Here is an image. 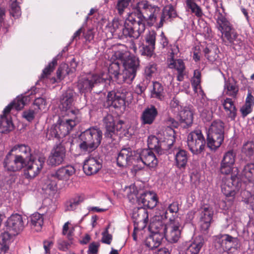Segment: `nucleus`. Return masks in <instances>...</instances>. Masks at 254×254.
Segmentation results:
<instances>
[{
    "instance_id": "60",
    "label": "nucleus",
    "mask_w": 254,
    "mask_h": 254,
    "mask_svg": "<svg viewBox=\"0 0 254 254\" xmlns=\"http://www.w3.org/2000/svg\"><path fill=\"white\" fill-rule=\"evenodd\" d=\"M179 210V203L177 201H173L172 203L169 204L168 207L164 213V217L168 218V211L171 213H177Z\"/></svg>"
},
{
    "instance_id": "36",
    "label": "nucleus",
    "mask_w": 254,
    "mask_h": 254,
    "mask_svg": "<svg viewBox=\"0 0 254 254\" xmlns=\"http://www.w3.org/2000/svg\"><path fill=\"white\" fill-rule=\"evenodd\" d=\"M222 105L225 111L229 112V118L232 120H235L237 116V109L232 98H226L222 102Z\"/></svg>"
},
{
    "instance_id": "1",
    "label": "nucleus",
    "mask_w": 254,
    "mask_h": 254,
    "mask_svg": "<svg viewBox=\"0 0 254 254\" xmlns=\"http://www.w3.org/2000/svg\"><path fill=\"white\" fill-rule=\"evenodd\" d=\"M160 8L154 5L151 4L148 1L142 0L138 2L135 6L133 15V22L136 24L137 29L140 34L144 32L145 29V23L151 26L157 20L159 14Z\"/></svg>"
},
{
    "instance_id": "34",
    "label": "nucleus",
    "mask_w": 254,
    "mask_h": 254,
    "mask_svg": "<svg viewBox=\"0 0 254 254\" xmlns=\"http://www.w3.org/2000/svg\"><path fill=\"white\" fill-rule=\"evenodd\" d=\"M175 141L174 135L171 136L170 138H165L163 140L160 141L157 153L162 154L164 153H171L172 148Z\"/></svg>"
},
{
    "instance_id": "59",
    "label": "nucleus",
    "mask_w": 254,
    "mask_h": 254,
    "mask_svg": "<svg viewBox=\"0 0 254 254\" xmlns=\"http://www.w3.org/2000/svg\"><path fill=\"white\" fill-rule=\"evenodd\" d=\"M37 113L34 109H29L23 111L22 116L28 122H31L34 119L35 115Z\"/></svg>"
},
{
    "instance_id": "42",
    "label": "nucleus",
    "mask_w": 254,
    "mask_h": 254,
    "mask_svg": "<svg viewBox=\"0 0 254 254\" xmlns=\"http://www.w3.org/2000/svg\"><path fill=\"white\" fill-rule=\"evenodd\" d=\"M186 7L197 17H201L203 13L201 7L196 3V0H186Z\"/></svg>"
},
{
    "instance_id": "16",
    "label": "nucleus",
    "mask_w": 254,
    "mask_h": 254,
    "mask_svg": "<svg viewBox=\"0 0 254 254\" xmlns=\"http://www.w3.org/2000/svg\"><path fill=\"white\" fill-rule=\"evenodd\" d=\"M127 92L122 87L108 92L107 97V103L108 106L115 108H119L125 105V100Z\"/></svg>"
},
{
    "instance_id": "11",
    "label": "nucleus",
    "mask_w": 254,
    "mask_h": 254,
    "mask_svg": "<svg viewBox=\"0 0 254 254\" xmlns=\"http://www.w3.org/2000/svg\"><path fill=\"white\" fill-rule=\"evenodd\" d=\"M207 143L200 130H195L188 135L187 144L190 150L194 154L201 153Z\"/></svg>"
},
{
    "instance_id": "2",
    "label": "nucleus",
    "mask_w": 254,
    "mask_h": 254,
    "mask_svg": "<svg viewBox=\"0 0 254 254\" xmlns=\"http://www.w3.org/2000/svg\"><path fill=\"white\" fill-rule=\"evenodd\" d=\"M217 28L221 32L222 43L235 51H240L245 47V43L241 35L238 34L232 25L220 12L216 19Z\"/></svg>"
},
{
    "instance_id": "62",
    "label": "nucleus",
    "mask_w": 254,
    "mask_h": 254,
    "mask_svg": "<svg viewBox=\"0 0 254 254\" xmlns=\"http://www.w3.org/2000/svg\"><path fill=\"white\" fill-rule=\"evenodd\" d=\"M170 106L173 109V111L175 113H176L177 115L179 113V112H180V111L183 108L179 104V101L175 98H173L171 100L170 102Z\"/></svg>"
},
{
    "instance_id": "31",
    "label": "nucleus",
    "mask_w": 254,
    "mask_h": 254,
    "mask_svg": "<svg viewBox=\"0 0 254 254\" xmlns=\"http://www.w3.org/2000/svg\"><path fill=\"white\" fill-rule=\"evenodd\" d=\"M11 152H15L16 155L21 156L25 162L31 160L32 157L30 147L27 145L20 144L14 145L10 150Z\"/></svg>"
},
{
    "instance_id": "10",
    "label": "nucleus",
    "mask_w": 254,
    "mask_h": 254,
    "mask_svg": "<svg viewBox=\"0 0 254 254\" xmlns=\"http://www.w3.org/2000/svg\"><path fill=\"white\" fill-rule=\"evenodd\" d=\"M75 172L74 168L71 165L59 168L55 173L49 176L47 182V189L52 191L56 190L57 189V180H67L75 173Z\"/></svg>"
},
{
    "instance_id": "22",
    "label": "nucleus",
    "mask_w": 254,
    "mask_h": 254,
    "mask_svg": "<svg viewBox=\"0 0 254 254\" xmlns=\"http://www.w3.org/2000/svg\"><path fill=\"white\" fill-rule=\"evenodd\" d=\"M236 158V153L233 150L225 152L221 162L220 171L223 174L228 175L232 171Z\"/></svg>"
},
{
    "instance_id": "3",
    "label": "nucleus",
    "mask_w": 254,
    "mask_h": 254,
    "mask_svg": "<svg viewBox=\"0 0 254 254\" xmlns=\"http://www.w3.org/2000/svg\"><path fill=\"white\" fill-rule=\"evenodd\" d=\"M132 19L133 15H129L123 24L122 21L114 19L110 27L112 35L121 40L128 37L137 39L140 35L139 31L141 30L139 28L137 29L136 24L134 23Z\"/></svg>"
},
{
    "instance_id": "52",
    "label": "nucleus",
    "mask_w": 254,
    "mask_h": 254,
    "mask_svg": "<svg viewBox=\"0 0 254 254\" xmlns=\"http://www.w3.org/2000/svg\"><path fill=\"white\" fill-rule=\"evenodd\" d=\"M216 241L219 245L220 247L225 251H227L228 243V234H219L216 237Z\"/></svg>"
},
{
    "instance_id": "46",
    "label": "nucleus",
    "mask_w": 254,
    "mask_h": 254,
    "mask_svg": "<svg viewBox=\"0 0 254 254\" xmlns=\"http://www.w3.org/2000/svg\"><path fill=\"white\" fill-rule=\"evenodd\" d=\"M242 152L247 157L251 158L254 155V142L249 140L244 143Z\"/></svg>"
},
{
    "instance_id": "6",
    "label": "nucleus",
    "mask_w": 254,
    "mask_h": 254,
    "mask_svg": "<svg viewBox=\"0 0 254 254\" xmlns=\"http://www.w3.org/2000/svg\"><path fill=\"white\" fill-rule=\"evenodd\" d=\"M225 124L220 120L212 122L207 135V146L216 150L222 144L224 139Z\"/></svg>"
},
{
    "instance_id": "23",
    "label": "nucleus",
    "mask_w": 254,
    "mask_h": 254,
    "mask_svg": "<svg viewBox=\"0 0 254 254\" xmlns=\"http://www.w3.org/2000/svg\"><path fill=\"white\" fill-rule=\"evenodd\" d=\"M168 67L171 69L173 72L177 74V80L182 81L185 76L187 75L186 67L184 60L181 59L173 60L171 59L168 63Z\"/></svg>"
},
{
    "instance_id": "55",
    "label": "nucleus",
    "mask_w": 254,
    "mask_h": 254,
    "mask_svg": "<svg viewBox=\"0 0 254 254\" xmlns=\"http://www.w3.org/2000/svg\"><path fill=\"white\" fill-rule=\"evenodd\" d=\"M134 0H118L116 9L118 10V13L122 15L125 11V9L127 8L130 3H131Z\"/></svg>"
},
{
    "instance_id": "20",
    "label": "nucleus",
    "mask_w": 254,
    "mask_h": 254,
    "mask_svg": "<svg viewBox=\"0 0 254 254\" xmlns=\"http://www.w3.org/2000/svg\"><path fill=\"white\" fill-rule=\"evenodd\" d=\"M170 222L167 224V230L164 234L166 239L170 243H175L178 241L181 236V225L176 220L169 219Z\"/></svg>"
},
{
    "instance_id": "45",
    "label": "nucleus",
    "mask_w": 254,
    "mask_h": 254,
    "mask_svg": "<svg viewBox=\"0 0 254 254\" xmlns=\"http://www.w3.org/2000/svg\"><path fill=\"white\" fill-rule=\"evenodd\" d=\"M29 100L30 98L28 96H23L21 95L17 96L13 102H11V104L16 110H20L23 108Z\"/></svg>"
},
{
    "instance_id": "40",
    "label": "nucleus",
    "mask_w": 254,
    "mask_h": 254,
    "mask_svg": "<svg viewBox=\"0 0 254 254\" xmlns=\"http://www.w3.org/2000/svg\"><path fill=\"white\" fill-rule=\"evenodd\" d=\"M83 200L84 197L81 195H77L70 198L65 203V211H73L75 210Z\"/></svg>"
},
{
    "instance_id": "47",
    "label": "nucleus",
    "mask_w": 254,
    "mask_h": 254,
    "mask_svg": "<svg viewBox=\"0 0 254 254\" xmlns=\"http://www.w3.org/2000/svg\"><path fill=\"white\" fill-rule=\"evenodd\" d=\"M13 129V125L10 120H8L5 117H1L0 121V132L6 133Z\"/></svg>"
},
{
    "instance_id": "41",
    "label": "nucleus",
    "mask_w": 254,
    "mask_h": 254,
    "mask_svg": "<svg viewBox=\"0 0 254 254\" xmlns=\"http://www.w3.org/2000/svg\"><path fill=\"white\" fill-rule=\"evenodd\" d=\"M203 244V240H195L187 247L183 254H199Z\"/></svg>"
},
{
    "instance_id": "61",
    "label": "nucleus",
    "mask_w": 254,
    "mask_h": 254,
    "mask_svg": "<svg viewBox=\"0 0 254 254\" xmlns=\"http://www.w3.org/2000/svg\"><path fill=\"white\" fill-rule=\"evenodd\" d=\"M179 52V49L178 46L170 45V49L168 52L169 55L167 59V63H169V61L171 60V59H173V60H177L176 57H177V55Z\"/></svg>"
},
{
    "instance_id": "12",
    "label": "nucleus",
    "mask_w": 254,
    "mask_h": 254,
    "mask_svg": "<svg viewBox=\"0 0 254 254\" xmlns=\"http://www.w3.org/2000/svg\"><path fill=\"white\" fill-rule=\"evenodd\" d=\"M106 81L103 75L89 74L79 78L77 82V88L81 93L91 92L94 87L100 83Z\"/></svg>"
},
{
    "instance_id": "49",
    "label": "nucleus",
    "mask_w": 254,
    "mask_h": 254,
    "mask_svg": "<svg viewBox=\"0 0 254 254\" xmlns=\"http://www.w3.org/2000/svg\"><path fill=\"white\" fill-rule=\"evenodd\" d=\"M71 72L69 69V66L68 64L65 63L62 64L59 66L57 71V80L61 81L65 77V76L68 75Z\"/></svg>"
},
{
    "instance_id": "26",
    "label": "nucleus",
    "mask_w": 254,
    "mask_h": 254,
    "mask_svg": "<svg viewBox=\"0 0 254 254\" xmlns=\"http://www.w3.org/2000/svg\"><path fill=\"white\" fill-rule=\"evenodd\" d=\"M137 162H142L144 165L150 168L155 167L158 163V159L152 151V150L148 149H143L141 152L137 153Z\"/></svg>"
},
{
    "instance_id": "14",
    "label": "nucleus",
    "mask_w": 254,
    "mask_h": 254,
    "mask_svg": "<svg viewBox=\"0 0 254 254\" xmlns=\"http://www.w3.org/2000/svg\"><path fill=\"white\" fill-rule=\"evenodd\" d=\"M243 77L244 75L241 71L237 69L233 72L232 75L227 79L224 77V94L232 98L237 99L239 91V86L238 84L237 78L239 77L241 79Z\"/></svg>"
},
{
    "instance_id": "21",
    "label": "nucleus",
    "mask_w": 254,
    "mask_h": 254,
    "mask_svg": "<svg viewBox=\"0 0 254 254\" xmlns=\"http://www.w3.org/2000/svg\"><path fill=\"white\" fill-rule=\"evenodd\" d=\"M102 167V159L98 156L90 155L84 161L83 169L87 175H92L97 173Z\"/></svg>"
},
{
    "instance_id": "44",
    "label": "nucleus",
    "mask_w": 254,
    "mask_h": 254,
    "mask_svg": "<svg viewBox=\"0 0 254 254\" xmlns=\"http://www.w3.org/2000/svg\"><path fill=\"white\" fill-rule=\"evenodd\" d=\"M242 176L249 182L254 181V163H248L246 165L242 171Z\"/></svg>"
},
{
    "instance_id": "28",
    "label": "nucleus",
    "mask_w": 254,
    "mask_h": 254,
    "mask_svg": "<svg viewBox=\"0 0 254 254\" xmlns=\"http://www.w3.org/2000/svg\"><path fill=\"white\" fill-rule=\"evenodd\" d=\"M132 218L134 225L140 226L141 228H144L148 220V212L143 207L135 208L133 210Z\"/></svg>"
},
{
    "instance_id": "7",
    "label": "nucleus",
    "mask_w": 254,
    "mask_h": 254,
    "mask_svg": "<svg viewBox=\"0 0 254 254\" xmlns=\"http://www.w3.org/2000/svg\"><path fill=\"white\" fill-rule=\"evenodd\" d=\"M74 93L72 90L68 89L63 94L61 99V108L64 115L61 117L72 121L76 120V117H78L79 124L81 120V113L78 109L72 108Z\"/></svg>"
},
{
    "instance_id": "19",
    "label": "nucleus",
    "mask_w": 254,
    "mask_h": 254,
    "mask_svg": "<svg viewBox=\"0 0 254 254\" xmlns=\"http://www.w3.org/2000/svg\"><path fill=\"white\" fill-rule=\"evenodd\" d=\"M46 158L44 156H39L37 158H31L29 160L26 169L24 171V175L27 178L32 179L39 174L45 164Z\"/></svg>"
},
{
    "instance_id": "17",
    "label": "nucleus",
    "mask_w": 254,
    "mask_h": 254,
    "mask_svg": "<svg viewBox=\"0 0 254 254\" xmlns=\"http://www.w3.org/2000/svg\"><path fill=\"white\" fill-rule=\"evenodd\" d=\"M22 157L12 154L10 151L7 154L3 161L4 169L9 172L20 170L25 165Z\"/></svg>"
},
{
    "instance_id": "50",
    "label": "nucleus",
    "mask_w": 254,
    "mask_h": 254,
    "mask_svg": "<svg viewBox=\"0 0 254 254\" xmlns=\"http://www.w3.org/2000/svg\"><path fill=\"white\" fill-rule=\"evenodd\" d=\"M157 64L151 62L149 63L144 69V75L146 79L150 80L152 77L154 76L157 72Z\"/></svg>"
},
{
    "instance_id": "64",
    "label": "nucleus",
    "mask_w": 254,
    "mask_h": 254,
    "mask_svg": "<svg viewBox=\"0 0 254 254\" xmlns=\"http://www.w3.org/2000/svg\"><path fill=\"white\" fill-rule=\"evenodd\" d=\"M100 244L98 243L93 242L89 246L87 254H97Z\"/></svg>"
},
{
    "instance_id": "32",
    "label": "nucleus",
    "mask_w": 254,
    "mask_h": 254,
    "mask_svg": "<svg viewBox=\"0 0 254 254\" xmlns=\"http://www.w3.org/2000/svg\"><path fill=\"white\" fill-rule=\"evenodd\" d=\"M180 123L184 124V127L190 126L193 122V113L188 107H184L177 114Z\"/></svg>"
},
{
    "instance_id": "25",
    "label": "nucleus",
    "mask_w": 254,
    "mask_h": 254,
    "mask_svg": "<svg viewBox=\"0 0 254 254\" xmlns=\"http://www.w3.org/2000/svg\"><path fill=\"white\" fill-rule=\"evenodd\" d=\"M158 115V110L154 105H150L145 108L140 116L141 126L152 125L155 121Z\"/></svg>"
},
{
    "instance_id": "27",
    "label": "nucleus",
    "mask_w": 254,
    "mask_h": 254,
    "mask_svg": "<svg viewBox=\"0 0 254 254\" xmlns=\"http://www.w3.org/2000/svg\"><path fill=\"white\" fill-rule=\"evenodd\" d=\"M138 204H142L143 207L149 209L154 208L158 202L157 195L153 191H147L141 194L137 198Z\"/></svg>"
},
{
    "instance_id": "43",
    "label": "nucleus",
    "mask_w": 254,
    "mask_h": 254,
    "mask_svg": "<svg viewBox=\"0 0 254 254\" xmlns=\"http://www.w3.org/2000/svg\"><path fill=\"white\" fill-rule=\"evenodd\" d=\"M200 220L211 221L213 215L212 208L204 205L200 208Z\"/></svg>"
},
{
    "instance_id": "58",
    "label": "nucleus",
    "mask_w": 254,
    "mask_h": 254,
    "mask_svg": "<svg viewBox=\"0 0 254 254\" xmlns=\"http://www.w3.org/2000/svg\"><path fill=\"white\" fill-rule=\"evenodd\" d=\"M156 32L154 30L149 31L145 38V42L147 45L155 47Z\"/></svg>"
},
{
    "instance_id": "35",
    "label": "nucleus",
    "mask_w": 254,
    "mask_h": 254,
    "mask_svg": "<svg viewBox=\"0 0 254 254\" xmlns=\"http://www.w3.org/2000/svg\"><path fill=\"white\" fill-rule=\"evenodd\" d=\"M151 98L157 99L160 101L164 99L165 93L163 85L158 81L153 82V88L150 91Z\"/></svg>"
},
{
    "instance_id": "51",
    "label": "nucleus",
    "mask_w": 254,
    "mask_h": 254,
    "mask_svg": "<svg viewBox=\"0 0 254 254\" xmlns=\"http://www.w3.org/2000/svg\"><path fill=\"white\" fill-rule=\"evenodd\" d=\"M10 14L14 17H18L21 15L20 7L19 5L21 3L22 0H11Z\"/></svg>"
},
{
    "instance_id": "54",
    "label": "nucleus",
    "mask_w": 254,
    "mask_h": 254,
    "mask_svg": "<svg viewBox=\"0 0 254 254\" xmlns=\"http://www.w3.org/2000/svg\"><path fill=\"white\" fill-rule=\"evenodd\" d=\"M228 241L227 248V251L228 253L230 252L232 249L237 250L240 247V243L237 237H233L229 235Z\"/></svg>"
},
{
    "instance_id": "30",
    "label": "nucleus",
    "mask_w": 254,
    "mask_h": 254,
    "mask_svg": "<svg viewBox=\"0 0 254 254\" xmlns=\"http://www.w3.org/2000/svg\"><path fill=\"white\" fill-rule=\"evenodd\" d=\"M178 16L177 11L172 4L166 5L162 9L160 20L158 25V27L163 26L164 22L168 19H172Z\"/></svg>"
},
{
    "instance_id": "56",
    "label": "nucleus",
    "mask_w": 254,
    "mask_h": 254,
    "mask_svg": "<svg viewBox=\"0 0 254 254\" xmlns=\"http://www.w3.org/2000/svg\"><path fill=\"white\" fill-rule=\"evenodd\" d=\"M155 47H152L149 45H143L140 50V52L142 56L150 58L155 54Z\"/></svg>"
},
{
    "instance_id": "39",
    "label": "nucleus",
    "mask_w": 254,
    "mask_h": 254,
    "mask_svg": "<svg viewBox=\"0 0 254 254\" xmlns=\"http://www.w3.org/2000/svg\"><path fill=\"white\" fill-rule=\"evenodd\" d=\"M149 228L151 234H158L164 236L167 230V224H164L162 221H153L150 223Z\"/></svg>"
},
{
    "instance_id": "37",
    "label": "nucleus",
    "mask_w": 254,
    "mask_h": 254,
    "mask_svg": "<svg viewBox=\"0 0 254 254\" xmlns=\"http://www.w3.org/2000/svg\"><path fill=\"white\" fill-rule=\"evenodd\" d=\"M120 60H117V61L112 63L109 66L108 71L109 73L114 75V77L119 83L124 82L122 80L124 79L122 78V73L120 72Z\"/></svg>"
},
{
    "instance_id": "48",
    "label": "nucleus",
    "mask_w": 254,
    "mask_h": 254,
    "mask_svg": "<svg viewBox=\"0 0 254 254\" xmlns=\"http://www.w3.org/2000/svg\"><path fill=\"white\" fill-rule=\"evenodd\" d=\"M57 64V59L54 58L52 61L43 70L42 73L40 77V79H44L47 78L49 75L54 71L56 66Z\"/></svg>"
},
{
    "instance_id": "53",
    "label": "nucleus",
    "mask_w": 254,
    "mask_h": 254,
    "mask_svg": "<svg viewBox=\"0 0 254 254\" xmlns=\"http://www.w3.org/2000/svg\"><path fill=\"white\" fill-rule=\"evenodd\" d=\"M160 141V140H159L155 135H150L148 136L147 139L148 149H150L151 150H154L157 153Z\"/></svg>"
},
{
    "instance_id": "24",
    "label": "nucleus",
    "mask_w": 254,
    "mask_h": 254,
    "mask_svg": "<svg viewBox=\"0 0 254 254\" xmlns=\"http://www.w3.org/2000/svg\"><path fill=\"white\" fill-rule=\"evenodd\" d=\"M7 229L12 232L13 235L19 234L24 228L22 216L18 214H12L7 220Z\"/></svg>"
},
{
    "instance_id": "15",
    "label": "nucleus",
    "mask_w": 254,
    "mask_h": 254,
    "mask_svg": "<svg viewBox=\"0 0 254 254\" xmlns=\"http://www.w3.org/2000/svg\"><path fill=\"white\" fill-rule=\"evenodd\" d=\"M137 153L130 147L121 149L117 158V165L119 167L135 165L137 162Z\"/></svg>"
},
{
    "instance_id": "5",
    "label": "nucleus",
    "mask_w": 254,
    "mask_h": 254,
    "mask_svg": "<svg viewBox=\"0 0 254 254\" xmlns=\"http://www.w3.org/2000/svg\"><path fill=\"white\" fill-rule=\"evenodd\" d=\"M102 135V131L99 128L93 127L86 129L79 136L81 141L79 149L84 152L90 153L94 151L101 144Z\"/></svg>"
},
{
    "instance_id": "38",
    "label": "nucleus",
    "mask_w": 254,
    "mask_h": 254,
    "mask_svg": "<svg viewBox=\"0 0 254 254\" xmlns=\"http://www.w3.org/2000/svg\"><path fill=\"white\" fill-rule=\"evenodd\" d=\"M44 218L43 215L36 212L30 217V225L36 231H39L43 225Z\"/></svg>"
},
{
    "instance_id": "8",
    "label": "nucleus",
    "mask_w": 254,
    "mask_h": 254,
    "mask_svg": "<svg viewBox=\"0 0 254 254\" xmlns=\"http://www.w3.org/2000/svg\"><path fill=\"white\" fill-rule=\"evenodd\" d=\"M78 119L76 117V120L72 121L59 117L57 125L48 130L46 137L51 139L65 136L78 124Z\"/></svg>"
},
{
    "instance_id": "13",
    "label": "nucleus",
    "mask_w": 254,
    "mask_h": 254,
    "mask_svg": "<svg viewBox=\"0 0 254 254\" xmlns=\"http://www.w3.org/2000/svg\"><path fill=\"white\" fill-rule=\"evenodd\" d=\"M103 122L106 128L105 137L109 140V142H112L115 139L117 132L122 129L124 122L121 120L115 121L113 116L110 114L105 116L103 118Z\"/></svg>"
},
{
    "instance_id": "57",
    "label": "nucleus",
    "mask_w": 254,
    "mask_h": 254,
    "mask_svg": "<svg viewBox=\"0 0 254 254\" xmlns=\"http://www.w3.org/2000/svg\"><path fill=\"white\" fill-rule=\"evenodd\" d=\"M33 104L35 107L34 110L38 113L39 111L42 112L45 110L47 105L46 100L44 98L41 97L35 99Z\"/></svg>"
},
{
    "instance_id": "33",
    "label": "nucleus",
    "mask_w": 254,
    "mask_h": 254,
    "mask_svg": "<svg viewBox=\"0 0 254 254\" xmlns=\"http://www.w3.org/2000/svg\"><path fill=\"white\" fill-rule=\"evenodd\" d=\"M163 238L160 234H151L146 238L144 244L149 250H153L160 245Z\"/></svg>"
},
{
    "instance_id": "63",
    "label": "nucleus",
    "mask_w": 254,
    "mask_h": 254,
    "mask_svg": "<svg viewBox=\"0 0 254 254\" xmlns=\"http://www.w3.org/2000/svg\"><path fill=\"white\" fill-rule=\"evenodd\" d=\"M253 107L245 104L240 109V112L243 118L246 117L248 115L250 114L253 110Z\"/></svg>"
},
{
    "instance_id": "9",
    "label": "nucleus",
    "mask_w": 254,
    "mask_h": 254,
    "mask_svg": "<svg viewBox=\"0 0 254 254\" xmlns=\"http://www.w3.org/2000/svg\"><path fill=\"white\" fill-rule=\"evenodd\" d=\"M241 185L239 178L236 176L223 178L221 190L227 201L231 203L234 201L236 194L241 187Z\"/></svg>"
},
{
    "instance_id": "29",
    "label": "nucleus",
    "mask_w": 254,
    "mask_h": 254,
    "mask_svg": "<svg viewBox=\"0 0 254 254\" xmlns=\"http://www.w3.org/2000/svg\"><path fill=\"white\" fill-rule=\"evenodd\" d=\"M175 155V165L180 169L185 168L189 158V154L187 151L182 149H176Z\"/></svg>"
},
{
    "instance_id": "18",
    "label": "nucleus",
    "mask_w": 254,
    "mask_h": 254,
    "mask_svg": "<svg viewBox=\"0 0 254 254\" xmlns=\"http://www.w3.org/2000/svg\"><path fill=\"white\" fill-rule=\"evenodd\" d=\"M65 146L62 143L56 145L52 149L47 163L51 166H57L62 164L66 157Z\"/></svg>"
},
{
    "instance_id": "4",
    "label": "nucleus",
    "mask_w": 254,
    "mask_h": 254,
    "mask_svg": "<svg viewBox=\"0 0 254 254\" xmlns=\"http://www.w3.org/2000/svg\"><path fill=\"white\" fill-rule=\"evenodd\" d=\"M114 55L117 60L120 61L124 67L122 72V78L124 79L123 80L125 83L130 84L134 79L139 67V60L135 57L131 56L128 51H118L115 53Z\"/></svg>"
}]
</instances>
